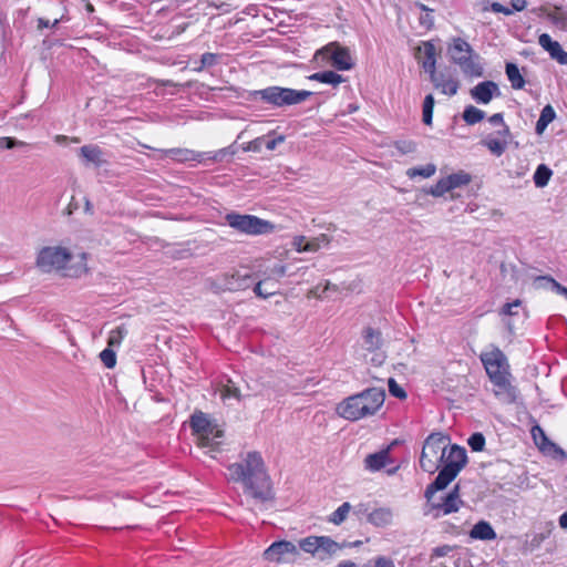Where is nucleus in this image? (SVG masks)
Listing matches in <instances>:
<instances>
[{
	"instance_id": "obj_47",
	"label": "nucleus",
	"mask_w": 567,
	"mask_h": 567,
	"mask_svg": "<svg viewBox=\"0 0 567 567\" xmlns=\"http://www.w3.org/2000/svg\"><path fill=\"white\" fill-rule=\"evenodd\" d=\"M363 567H394V561L385 556H378L369 560Z\"/></svg>"
},
{
	"instance_id": "obj_28",
	"label": "nucleus",
	"mask_w": 567,
	"mask_h": 567,
	"mask_svg": "<svg viewBox=\"0 0 567 567\" xmlns=\"http://www.w3.org/2000/svg\"><path fill=\"white\" fill-rule=\"evenodd\" d=\"M278 289V282L270 278L258 281L254 287L255 293L261 298H268L276 295Z\"/></svg>"
},
{
	"instance_id": "obj_43",
	"label": "nucleus",
	"mask_w": 567,
	"mask_h": 567,
	"mask_svg": "<svg viewBox=\"0 0 567 567\" xmlns=\"http://www.w3.org/2000/svg\"><path fill=\"white\" fill-rule=\"evenodd\" d=\"M299 547L305 551L316 555L318 551V536H309L299 542Z\"/></svg>"
},
{
	"instance_id": "obj_40",
	"label": "nucleus",
	"mask_w": 567,
	"mask_h": 567,
	"mask_svg": "<svg viewBox=\"0 0 567 567\" xmlns=\"http://www.w3.org/2000/svg\"><path fill=\"white\" fill-rule=\"evenodd\" d=\"M126 333L127 330L125 329L124 326H118L115 329L111 330L107 339V346L120 347Z\"/></svg>"
},
{
	"instance_id": "obj_17",
	"label": "nucleus",
	"mask_w": 567,
	"mask_h": 567,
	"mask_svg": "<svg viewBox=\"0 0 567 567\" xmlns=\"http://www.w3.org/2000/svg\"><path fill=\"white\" fill-rule=\"evenodd\" d=\"M538 44L549 53L553 60H556L561 65H567V52L549 34L542 33L538 37Z\"/></svg>"
},
{
	"instance_id": "obj_2",
	"label": "nucleus",
	"mask_w": 567,
	"mask_h": 567,
	"mask_svg": "<svg viewBox=\"0 0 567 567\" xmlns=\"http://www.w3.org/2000/svg\"><path fill=\"white\" fill-rule=\"evenodd\" d=\"M486 375L493 385L494 395L506 404L517 401L519 391L514 384V377L506 354L496 346H491L480 354Z\"/></svg>"
},
{
	"instance_id": "obj_53",
	"label": "nucleus",
	"mask_w": 567,
	"mask_h": 567,
	"mask_svg": "<svg viewBox=\"0 0 567 567\" xmlns=\"http://www.w3.org/2000/svg\"><path fill=\"white\" fill-rule=\"evenodd\" d=\"M522 301L519 299L514 300L513 302H507L502 308V313L505 316H513L515 312L513 311V308L520 307Z\"/></svg>"
},
{
	"instance_id": "obj_39",
	"label": "nucleus",
	"mask_w": 567,
	"mask_h": 567,
	"mask_svg": "<svg viewBox=\"0 0 567 567\" xmlns=\"http://www.w3.org/2000/svg\"><path fill=\"white\" fill-rule=\"evenodd\" d=\"M434 104H435V101H434L433 95L427 94L423 101V110H422V121L425 125L432 124Z\"/></svg>"
},
{
	"instance_id": "obj_64",
	"label": "nucleus",
	"mask_w": 567,
	"mask_h": 567,
	"mask_svg": "<svg viewBox=\"0 0 567 567\" xmlns=\"http://www.w3.org/2000/svg\"><path fill=\"white\" fill-rule=\"evenodd\" d=\"M85 8H86V10H87L89 12H93V11H94V7H93V4H92V3H90V2H86Z\"/></svg>"
},
{
	"instance_id": "obj_11",
	"label": "nucleus",
	"mask_w": 567,
	"mask_h": 567,
	"mask_svg": "<svg viewBox=\"0 0 567 567\" xmlns=\"http://www.w3.org/2000/svg\"><path fill=\"white\" fill-rule=\"evenodd\" d=\"M164 157L171 158L178 163L186 162H197V163H206V162H221L226 155L233 154L228 148H220L215 152H195L188 148L175 147L162 151Z\"/></svg>"
},
{
	"instance_id": "obj_6",
	"label": "nucleus",
	"mask_w": 567,
	"mask_h": 567,
	"mask_svg": "<svg viewBox=\"0 0 567 567\" xmlns=\"http://www.w3.org/2000/svg\"><path fill=\"white\" fill-rule=\"evenodd\" d=\"M189 426L199 447L208 449L209 453L219 451L225 435L224 430L206 413L196 410L190 415Z\"/></svg>"
},
{
	"instance_id": "obj_60",
	"label": "nucleus",
	"mask_w": 567,
	"mask_h": 567,
	"mask_svg": "<svg viewBox=\"0 0 567 567\" xmlns=\"http://www.w3.org/2000/svg\"><path fill=\"white\" fill-rule=\"evenodd\" d=\"M449 550H450L449 546L439 547V548L435 549V555L436 556H444V555L447 554Z\"/></svg>"
},
{
	"instance_id": "obj_36",
	"label": "nucleus",
	"mask_w": 567,
	"mask_h": 567,
	"mask_svg": "<svg viewBox=\"0 0 567 567\" xmlns=\"http://www.w3.org/2000/svg\"><path fill=\"white\" fill-rule=\"evenodd\" d=\"M436 172V166L434 164H427L421 167H411L406 171V176L411 179L420 176L423 178H429L433 176Z\"/></svg>"
},
{
	"instance_id": "obj_52",
	"label": "nucleus",
	"mask_w": 567,
	"mask_h": 567,
	"mask_svg": "<svg viewBox=\"0 0 567 567\" xmlns=\"http://www.w3.org/2000/svg\"><path fill=\"white\" fill-rule=\"evenodd\" d=\"M25 143L22 142V141H17L16 138L13 137H2L0 140V145L2 147H6V148H13L16 146H22L24 145Z\"/></svg>"
},
{
	"instance_id": "obj_4",
	"label": "nucleus",
	"mask_w": 567,
	"mask_h": 567,
	"mask_svg": "<svg viewBox=\"0 0 567 567\" xmlns=\"http://www.w3.org/2000/svg\"><path fill=\"white\" fill-rule=\"evenodd\" d=\"M228 476L234 482H243L251 489L252 496H266L270 492V480L257 452L248 453L245 463L229 465Z\"/></svg>"
},
{
	"instance_id": "obj_5",
	"label": "nucleus",
	"mask_w": 567,
	"mask_h": 567,
	"mask_svg": "<svg viewBox=\"0 0 567 567\" xmlns=\"http://www.w3.org/2000/svg\"><path fill=\"white\" fill-rule=\"evenodd\" d=\"M385 392L380 388H369L361 393L350 395L336 408L340 417L348 421H359L374 415L383 405Z\"/></svg>"
},
{
	"instance_id": "obj_10",
	"label": "nucleus",
	"mask_w": 567,
	"mask_h": 567,
	"mask_svg": "<svg viewBox=\"0 0 567 567\" xmlns=\"http://www.w3.org/2000/svg\"><path fill=\"white\" fill-rule=\"evenodd\" d=\"M260 97L275 106L295 105L308 100L312 92L289 87L269 86L258 92Z\"/></svg>"
},
{
	"instance_id": "obj_48",
	"label": "nucleus",
	"mask_w": 567,
	"mask_h": 567,
	"mask_svg": "<svg viewBox=\"0 0 567 567\" xmlns=\"http://www.w3.org/2000/svg\"><path fill=\"white\" fill-rule=\"evenodd\" d=\"M388 385L390 394L393 395L394 398H398L400 400H404L406 398V392L401 385L396 383L394 379L390 378Z\"/></svg>"
},
{
	"instance_id": "obj_45",
	"label": "nucleus",
	"mask_w": 567,
	"mask_h": 567,
	"mask_svg": "<svg viewBox=\"0 0 567 567\" xmlns=\"http://www.w3.org/2000/svg\"><path fill=\"white\" fill-rule=\"evenodd\" d=\"M449 192H451V189L445 177L439 179L429 190V193L434 197H441Z\"/></svg>"
},
{
	"instance_id": "obj_49",
	"label": "nucleus",
	"mask_w": 567,
	"mask_h": 567,
	"mask_svg": "<svg viewBox=\"0 0 567 567\" xmlns=\"http://www.w3.org/2000/svg\"><path fill=\"white\" fill-rule=\"evenodd\" d=\"M326 240V235H321V237L312 238L310 240H307L305 244V252H315L318 251L321 247V241Z\"/></svg>"
},
{
	"instance_id": "obj_18",
	"label": "nucleus",
	"mask_w": 567,
	"mask_h": 567,
	"mask_svg": "<svg viewBox=\"0 0 567 567\" xmlns=\"http://www.w3.org/2000/svg\"><path fill=\"white\" fill-rule=\"evenodd\" d=\"M497 93L498 86L493 81L480 82L471 90V96L482 104H488Z\"/></svg>"
},
{
	"instance_id": "obj_31",
	"label": "nucleus",
	"mask_w": 567,
	"mask_h": 567,
	"mask_svg": "<svg viewBox=\"0 0 567 567\" xmlns=\"http://www.w3.org/2000/svg\"><path fill=\"white\" fill-rule=\"evenodd\" d=\"M546 17L553 24L561 29L567 27V12L561 8L555 6L553 9H542Z\"/></svg>"
},
{
	"instance_id": "obj_24",
	"label": "nucleus",
	"mask_w": 567,
	"mask_h": 567,
	"mask_svg": "<svg viewBox=\"0 0 567 567\" xmlns=\"http://www.w3.org/2000/svg\"><path fill=\"white\" fill-rule=\"evenodd\" d=\"M368 522L377 527H385L391 524L393 514L390 508L381 507L368 514Z\"/></svg>"
},
{
	"instance_id": "obj_33",
	"label": "nucleus",
	"mask_w": 567,
	"mask_h": 567,
	"mask_svg": "<svg viewBox=\"0 0 567 567\" xmlns=\"http://www.w3.org/2000/svg\"><path fill=\"white\" fill-rule=\"evenodd\" d=\"M445 178H446V182H447L451 190L458 188V187L467 186L472 182L471 174H468L464 171H458L456 173H453V174L446 176Z\"/></svg>"
},
{
	"instance_id": "obj_62",
	"label": "nucleus",
	"mask_w": 567,
	"mask_h": 567,
	"mask_svg": "<svg viewBox=\"0 0 567 567\" xmlns=\"http://www.w3.org/2000/svg\"><path fill=\"white\" fill-rule=\"evenodd\" d=\"M458 488H460L458 485H456L454 487V489L452 492H450L446 496H449V497L458 496Z\"/></svg>"
},
{
	"instance_id": "obj_30",
	"label": "nucleus",
	"mask_w": 567,
	"mask_h": 567,
	"mask_svg": "<svg viewBox=\"0 0 567 567\" xmlns=\"http://www.w3.org/2000/svg\"><path fill=\"white\" fill-rule=\"evenodd\" d=\"M363 339L367 350L373 351L381 347L382 344V334L381 331L375 330L371 327H368L363 331Z\"/></svg>"
},
{
	"instance_id": "obj_9",
	"label": "nucleus",
	"mask_w": 567,
	"mask_h": 567,
	"mask_svg": "<svg viewBox=\"0 0 567 567\" xmlns=\"http://www.w3.org/2000/svg\"><path fill=\"white\" fill-rule=\"evenodd\" d=\"M225 219L231 228L251 236L270 234L276 228L270 221L261 219L255 215L230 213L226 215Z\"/></svg>"
},
{
	"instance_id": "obj_63",
	"label": "nucleus",
	"mask_w": 567,
	"mask_h": 567,
	"mask_svg": "<svg viewBox=\"0 0 567 567\" xmlns=\"http://www.w3.org/2000/svg\"><path fill=\"white\" fill-rule=\"evenodd\" d=\"M275 146H276V141H275V140H272V141H270V142H268V143H267V148H268V150H274V148H275Z\"/></svg>"
},
{
	"instance_id": "obj_55",
	"label": "nucleus",
	"mask_w": 567,
	"mask_h": 567,
	"mask_svg": "<svg viewBox=\"0 0 567 567\" xmlns=\"http://www.w3.org/2000/svg\"><path fill=\"white\" fill-rule=\"evenodd\" d=\"M216 58L217 56L214 53H209V52L204 53L202 55V59H200L202 65L203 66H212V65H214L216 63Z\"/></svg>"
},
{
	"instance_id": "obj_61",
	"label": "nucleus",
	"mask_w": 567,
	"mask_h": 567,
	"mask_svg": "<svg viewBox=\"0 0 567 567\" xmlns=\"http://www.w3.org/2000/svg\"><path fill=\"white\" fill-rule=\"evenodd\" d=\"M337 567H357V564L351 560H343L340 561Z\"/></svg>"
},
{
	"instance_id": "obj_26",
	"label": "nucleus",
	"mask_w": 567,
	"mask_h": 567,
	"mask_svg": "<svg viewBox=\"0 0 567 567\" xmlns=\"http://www.w3.org/2000/svg\"><path fill=\"white\" fill-rule=\"evenodd\" d=\"M309 80L324 84H330L334 87L346 81V79L341 74L334 71H323L313 73L309 75Z\"/></svg>"
},
{
	"instance_id": "obj_42",
	"label": "nucleus",
	"mask_w": 567,
	"mask_h": 567,
	"mask_svg": "<svg viewBox=\"0 0 567 567\" xmlns=\"http://www.w3.org/2000/svg\"><path fill=\"white\" fill-rule=\"evenodd\" d=\"M485 443V436L480 432L473 433L467 440V444L473 452H482Z\"/></svg>"
},
{
	"instance_id": "obj_20",
	"label": "nucleus",
	"mask_w": 567,
	"mask_h": 567,
	"mask_svg": "<svg viewBox=\"0 0 567 567\" xmlns=\"http://www.w3.org/2000/svg\"><path fill=\"white\" fill-rule=\"evenodd\" d=\"M530 434L534 440V443L542 452L548 454H563V450L559 449L555 443L549 441L545 431L538 424L532 427Z\"/></svg>"
},
{
	"instance_id": "obj_15",
	"label": "nucleus",
	"mask_w": 567,
	"mask_h": 567,
	"mask_svg": "<svg viewBox=\"0 0 567 567\" xmlns=\"http://www.w3.org/2000/svg\"><path fill=\"white\" fill-rule=\"evenodd\" d=\"M323 51L330 52L331 63L337 70L348 71L353 68L354 63L348 48L341 47L337 42H332L324 47Z\"/></svg>"
},
{
	"instance_id": "obj_34",
	"label": "nucleus",
	"mask_w": 567,
	"mask_h": 567,
	"mask_svg": "<svg viewBox=\"0 0 567 567\" xmlns=\"http://www.w3.org/2000/svg\"><path fill=\"white\" fill-rule=\"evenodd\" d=\"M556 117L555 110L551 105H546L540 112L539 118L536 122V132L542 134L546 127L551 123Z\"/></svg>"
},
{
	"instance_id": "obj_12",
	"label": "nucleus",
	"mask_w": 567,
	"mask_h": 567,
	"mask_svg": "<svg viewBox=\"0 0 567 567\" xmlns=\"http://www.w3.org/2000/svg\"><path fill=\"white\" fill-rule=\"evenodd\" d=\"M462 505V498H427L424 513L433 518H439L457 512Z\"/></svg>"
},
{
	"instance_id": "obj_8",
	"label": "nucleus",
	"mask_w": 567,
	"mask_h": 567,
	"mask_svg": "<svg viewBox=\"0 0 567 567\" xmlns=\"http://www.w3.org/2000/svg\"><path fill=\"white\" fill-rule=\"evenodd\" d=\"M447 51L451 61L457 64L465 75L471 78L483 75V68L478 62L480 56L464 39L453 38Z\"/></svg>"
},
{
	"instance_id": "obj_23",
	"label": "nucleus",
	"mask_w": 567,
	"mask_h": 567,
	"mask_svg": "<svg viewBox=\"0 0 567 567\" xmlns=\"http://www.w3.org/2000/svg\"><path fill=\"white\" fill-rule=\"evenodd\" d=\"M341 549V545L327 536H318L317 555L321 560L336 555Z\"/></svg>"
},
{
	"instance_id": "obj_35",
	"label": "nucleus",
	"mask_w": 567,
	"mask_h": 567,
	"mask_svg": "<svg viewBox=\"0 0 567 567\" xmlns=\"http://www.w3.org/2000/svg\"><path fill=\"white\" fill-rule=\"evenodd\" d=\"M551 175L553 172L549 167H547L545 164L538 165L534 174L535 185L537 187H545L548 184Z\"/></svg>"
},
{
	"instance_id": "obj_19",
	"label": "nucleus",
	"mask_w": 567,
	"mask_h": 567,
	"mask_svg": "<svg viewBox=\"0 0 567 567\" xmlns=\"http://www.w3.org/2000/svg\"><path fill=\"white\" fill-rule=\"evenodd\" d=\"M436 90H440L443 94L452 96L457 93L458 82L451 75L435 72L430 76Z\"/></svg>"
},
{
	"instance_id": "obj_57",
	"label": "nucleus",
	"mask_w": 567,
	"mask_h": 567,
	"mask_svg": "<svg viewBox=\"0 0 567 567\" xmlns=\"http://www.w3.org/2000/svg\"><path fill=\"white\" fill-rule=\"evenodd\" d=\"M512 10L514 11H523L527 7L526 0H511Z\"/></svg>"
},
{
	"instance_id": "obj_50",
	"label": "nucleus",
	"mask_w": 567,
	"mask_h": 567,
	"mask_svg": "<svg viewBox=\"0 0 567 567\" xmlns=\"http://www.w3.org/2000/svg\"><path fill=\"white\" fill-rule=\"evenodd\" d=\"M488 123L491 125L497 127V130L509 128L508 125L505 123L504 116L502 113H495L492 116H489Z\"/></svg>"
},
{
	"instance_id": "obj_51",
	"label": "nucleus",
	"mask_w": 567,
	"mask_h": 567,
	"mask_svg": "<svg viewBox=\"0 0 567 567\" xmlns=\"http://www.w3.org/2000/svg\"><path fill=\"white\" fill-rule=\"evenodd\" d=\"M540 280H545L551 285V287L560 295H564L567 298V288L561 286L558 281H556L550 276H542L539 277Z\"/></svg>"
},
{
	"instance_id": "obj_27",
	"label": "nucleus",
	"mask_w": 567,
	"mask_h": 567,
	"mask_svg": "<svg viewBox=\"0 0 567 567\" xmlns=\"http://www.w3.org/2000/svg\"><path fill=\"white\" fill-rule=\"evenodd\" d=\"M227 284L231 290H244L254 284V279L252 276L248 272L240 274L237 271L230 276Z\"/></svg>"
},
{
	"instance_id": "obj_37",
	"label": "nucleus",
	"mask_w": 567,
	"mask_h": 567,
	"mask_svg": "<svg viewBox=\"0 0 567 567\" xmlns=\"http://www.w3.org/2000/svg\"><path fill=\"white\" fill-rule=\"evenodd\" d=\"M484 117H485V112L473 106V105L466 106L463 112V120L468 125H474V124L481 122Z\"/></svg>"
},
{
	"instance_id": "obj_21",
	"label": "nucleus",
	"mask_w": 567,
	"mask_h": 567,
	"mask_svg": "<svg viewBox=\"0 0 567 567\" xmlns=\"http://www.w3.org/2000/svg\"><path fill=\"white\" fill-rule=\"evenodd\" d=\"M390 463V447L381 450L380 452L369 454L364 458L365 468L375 472L385 467Z\"/></svg>"
},
{
	"instance_id": "obj_44",
	"label": "nucleus",
	"mask_w": 567,
	"mask_h": 567,
	"mask_svg": "<svg viewBox=\"0 0 567 567\" xmlns=\"http://www.w3.org/2000/svg\"><path fill=\"white\" fill-rule=\"evenodd\" d=\"M112 348L113 347L107 346V348L100 353V359L107 369H113L116 364V354Z\"/></svg>"
},
{
	"instance_id": "obj_22",
	"label": "nucleus",
	"mask_w": 567,
	"mask_h": 567,
	"mask_svg": "<svg viewBox=\"0 0 567 567\" xmlns=\"http://www.w3.org/2000/svg\"><path fill=\"white\" fill-rule=\"evenodd\" d=\"M80 155L86 163H92L100 167L106 164L104 152L99 145H84L80 148Z\"/></svg>"
},
{
	"instance_id": "obj_13",
	"label": "nucleus",
	"mask_w": 567,
	"mask_h": 567,
	"mask_svg": "<svg viewBox=\"0 0 567 567\" xmlns=\"http://www.w3.org/2000/svg\"><path fill=\"white\" fill-rule=\"evenodd\" d=\"M511 131L509 128L496 130L495 133L485 135L481 144L486 147L493 155L502 156L509 143Z\"/></svg>"
},
{
	"instance_id": "obj_41",
	"label": "nucleus",
	"mask_w": 567,
	"mask_h": 567,
	"mask_svg": "<svg viewBox=\"0 0 567 567\" xmlns=\"http://www.w3.org/2000/svg\"><path fill=\"white\" fill-rule=\"evenodd\" d=\"M350 509L351 505L349 503H343L338 509H336L331 514L330 522H332L336 525H340L347 518Z\"/></svg>"
},
{
	"instance_id": "obj_58",
	"label": "nucleus",
	"mask_w": 567,
	"mask_h": 567,
	"mask_svg": "<svg viewBox=\"0 0 567 567\" xmlns=\"http://www.w3.org/2000/svg\"><path fill=\"white\" fill-rule=\"evenodd\" d=\"M59 23V19H55L52 23L44 19V18H39L38 19V29L39 30H42L44 28H49V27H55L56 24Z\"/></svg>"
},
{
	"instance_id": "obj_16",
	"label": "nucleus",
	"mask_w": 567,
	"mask_h": 567,
	"mask_svg": "<svg viewBox=\"0 0 567 567\" xmlns=\"http://www.w3.org/2000/svg\"><path fill=\"white\" fill-rule=\"evenodd\" d=\"M415 58L430 76L436 72V49L433 43L429 41L423 42L422 45L417 48Z\"/></svg>"
},
{
	"instance_id": "obj_7",
	"label": "nucleus",
	"mask_w": 567,
	"mask_h": 567,
	"mask_svg": "<svg viewBox=\"0 0 567 567\" xmlns=\"http://www.w3.org/2000/svg\"><path fill=\"white\" fill-rule=\"evenodd\" d=\"M189 426L199 447L208 449L209 453L219 451L225 435L224 430L206 413L196 410L190 415Z\"/></svg>"
},
{
	"instance_id": "obj_29",
	"label": "nucleus",
	"mask_w": 567,
	"mask_h": 567,
	"mask_svg": "<svg viewBox=\"0 0 567 567\" xmlns=\"http://www.w3.org/2000/svg\"><path fill=\"white\" fill-rule=\"evenodd\" d=\"M505 72L514 90H520L525 86V79L515 63H506Z\"/></svg>"
},
{
	"instance_id": "obj_59",
	"label": "nucleus",
	"mask_w": 567,
	"mask_h": 567,
	"mask_svg": "<svg viewBox=\"0 0 567 567\" xmlns=\"http://www.w3.org/2000/svg\"><path fill=\"white\" fill-rule=\"evenodd\" d=\"M559 526L563 529L567 528V511L560 515V517H559Z\"/></svg>"
},
{
	"instance_id": "obj_3",
	"label": "nucleus",
	"mask_w": 567,
	"mask_h": 567,
	"mask_svg": "<svg viewBox=\"0 0 567 567\" xmlns=\"http://www.w3.org/2000/svg\"><path fill=\"white\" fill-rule=\"evenodd\" d=\"M37 265L45 272L58 271L71 278H78L87 271L86 254L73 256L63 247L42 248L38 254Z\"/></svg>"
},
{
	"instance_id": "obj_14",
	"label": "nucleus",
	"mask_w": 567,
	"mask_h": 567,
	"mask_svg": "<svg viewBox=\"0 0 567 567\" xmlns=\"http://www.w3.org/2000/svg\"><path fill=\"white\" fill-rule=\"evenodd\" d=\"M299 554L298 547L288 540L272 543L265 551L264 557L269 561L281 563L288 557H296Z\"/></svg>"
},
{
	"instance_id": "obj_1",
	"label": "nucleus",
	"mask_w": 567,
	"mask_h": 567,
	"mask_svg": "<svg viewBox=\"0 0 567 567\" xmlns=\"http://www.w3.org/2000/svg\"><path fill=\"white\" fill-rule=\"evenodd\" d=\"M467 464L466 450L451 444L449 435L441 432L431 433L423 443L420 466L427 473L439 471L435 480L426 487L424 496H432L443 491L453 482Z\"/></svg>"
},
{
	"instance_id": "obj_38",
	"label": "nucleus",
	"mask_w": 567,
	"mask_h": 567,
	"mask_svg": "<svg viewBox=\"0 0 567 567\" xmlns=\"http://www.w3.org/2000/svg\"><path fill=\"white\" fill-rule=\"evenodd\" d=\"M329 290L338 291L339 287L337 285H332L330 281H326L323 285L319 284L310 289L307 296L308 298L322 299Z\"/></svg>"
},
{
	"instance_id": "obj_25",
	"label": "nucleus",
	"mask_w": 567,
	"mask_h": 567,
	"mask_svg": "<svg viewBox=\"0 0 567 567\" xmlns=\"http://www.w3.org/2000/svg\"><path fill=\"white\" fill-rule=\"evenodd\" d=\"M470 536L474 539L493 540L496 538V533L489 523L481 520L473 526L470 532Z\"/></svg>"
},
{
	"instance_id": "obj_32",
	"label": "nucleus",
	"mask_w": 567,
	"mask_h": 567,
	"mask_svg": "<svg viewBox=\"0 0 567 567\" xmlns=\"http://www.w3.org/2000/svg\"><path fill=\"white\" fill-rule=\"evenodd\" d=\"M220 399L226 402L227 400L235 399L240 400L241 394L238 386H236L235 382L228 379L226 383L220 384L219 389Z\"/></svg>"
},
{
	"instance_id": "obj_56",
	"label": "nucleus",
	"mask_w": 567,
	"mask_h": 567,
	"mask_svg": "<svg viewBox=\"0 0 567 567\" xmlns=\"http://www.w3.org/2000/svg\"><path fill=\"white\" fill-rule=\"evenodd\" d=\"M307 243V239L305 236H296L293 237V240H292V246L293 248L298 251V252H305V249H302V247H305V244Z\"/></svg>"
},
{
	"instance_id": "obj_46",
	"label": "nucleus",
	"mask_w": 567,
	"mask_h": 567,
	"mask_svg": "<svg viewBox=\"0 0 567 567\" xmlns=\"http://www.w3.org/2000/svg\"><path fill=\"white\" fill-rule=\"evenodd\" d=\"M393 146L398 150L400 154L403 155L414 153L416 151L415 142L410 140L395 141L393 143Z\"/></svg>"
},
{
	"instance_id": "obj_54",
	"label": "nucleus",
	"mask_w": 567,
	"mask_h": 567,
	"mask_svg": "<svg viewBox=\"0 0 567 567\" xmlns=\"http://www.w3.org/2000/svg\"><path fill=\"white\" fill-rule=\"evenodd\" d=\"M491 10L495 13H503L505 16H511L513 14V10L508 7H505L503 6L502 3L499 2H493L491 4Z\"/></svg>"
}]
</instances>
